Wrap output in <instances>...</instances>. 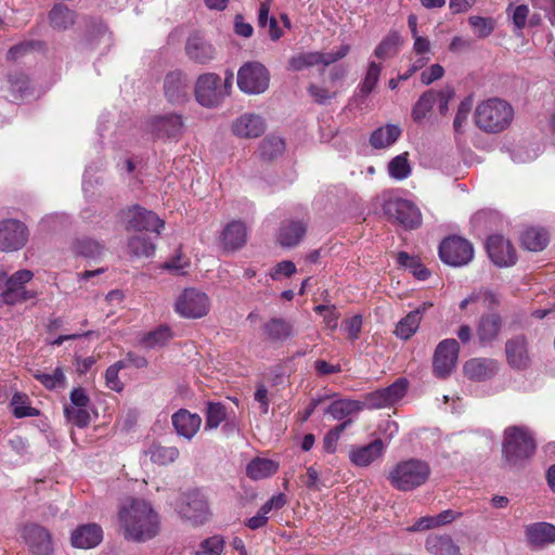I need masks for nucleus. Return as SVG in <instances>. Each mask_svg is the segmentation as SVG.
Masks as SVG:
<instances>
[{
	"mask_svg": "<svg viewBox=\"0 0 555 555\" xmlns=\"http://www.w3.org/2000/svg\"><path fill=\"white\" fill-rule=\"evenodd\" d=\"M264 119L255 113H244L236 117L231 125L232 133L241 139H255L266 131Z\"/></svg>",
	"mask_w": 555,
	"mask_h": 555,
	"instance_id": "20",
	"label": "nucleus"
},
{
	"mask_svg": "<svg viewBox=\"0 0 555 555\" xmlns=\"http://www.w3.org/2000/svg\"><path fill=\"white\" fill-rule=\"evenodd\" d=\"M382 72V65L372 61L369 64L365 77L363 82L360 87V92L364 95H367L370 92L373 91L375 86L377 85V81L379 79V75Z\"/></svg>",
	"mask_w": 555,
	"mask_h": 555,
	"instance_id": "52",
	"label": "nucleus"
},
{
	"mask_svg": "<svg viewBox=\"0 0 555 555\" xmlns=\"http://www.w3.org/2000/svg\"><path fill=\"white\" fill-rule=\"evenodd\" d=\"M264 334L271 340H285L294 333L293 323L280 318H273L264 324Z\"/></svg>",
	"mask_w": 555,
	"mask_h": 555,
	"instance_id": "37",
	"label": "nucleus"
},
{
	"mask_svg": "<svg viewBox=\"0 0 555 555\" xmlns=\"http://www.w3.org/2000/svg\"><path fill=\"white\" fill-rule=\"evenodd\" d=\"M188 77L180 70L167 74L164 81V93L172 104H183L189 99Z\"/></svg>",
	"mask_w": 555,
	"mask_h": 555,
	"instance_id": "22",
	"label": "nucleus"
},
{
	"mask_svg": "<svg viewBox=\"0 0 555 555\" xmlns=\"http://www.w3.org/2000/svg\"><path fill=\"white\" fill-rule=\"evenodd\" d=\"M190 260L181 251H178L171 259L165 262L164 268L176 274H184L190 268Z\"/></svg>",
	"mask_w": 555,
	"mask_h": 555,
	"instance_id": "62",
	"label": "nucleus"
},
{
	"mask_svg": "<svg viewBox=\"0 0 555 555\" xmlns=\"http://www.w3.org/2000/svg\"><path fill=\"white\" fill-rule=\"evenodd\" d=\"M68 223V217L65 214H49L46 215L39 222V225L44 231L57 230Z\"/></svg>",
	"mask_w": 555,
	"mask_h": 555,
	"instance_id": "60",
	"label": "nucleus"
},
{
	"mask_svg": "<svg viewBox=\"0 0 555 555\" xmlns=\"http://www.w3.org/2000/svg\"><path fill=\"white\" fill-rule=\"evenodd\" d=\"M505 352L509 365L515 369H525L530 362L527 341L524 336H516L507 340Z\"/></svg>",
	"mask_w": 555,
	"mask_h": 555,
	"instance_id": "29",
	"label": "nucleus"
},
{
	"mask_svg": "<svg viewBox=\"0 0 555 555\" xmlns=\"http://www.w3.org/2000/svg\"><path fill=\"white\" fill-rule=\"evenodd\" d=\"M397 260L400 266L409 269L418 280L424 281L429 276V271L423 267L417 257H412L402 251L398 254Z\"/></svg>",
	"mask_w": 555,
	"mask_h": 555,
	"instance_id": "47",
	"label": "nucleus"
},
{
	"mask_svg": "<svg viewBox=\"0 0 555 555\" xmlns=\"http://www.w3.org/2000/svg\"><path fill=\"white\" fill-rule=\"evenodd\" d=\"M486 248L489 258L498 267H511L516 263L517 256L515 248L508 240L502 235L488 237Z\"/></svg>",
	"mask_w": 555,
	"mask_h": 555,
	"instance_id": "18",
	"label": "nucleus"
},
{
	"mask_svg": "<svg viewBox=\"0 0 555 555\" xmlns=\"http://www.w3.org/2000/svg\"><path fill=\"white\" fill-rule=\"evenodd\" d=\"M176 509L182 518L194 525H202L209 517L207 500L199 491L183 494L177 503Z\"/></svg>",
	"mask_w": 555,
	"mask_h": 555,
	"instance_id": "11",
	"label": "nucleus"
},
{
	"mask_svg": "<svg viewBox=\"0 0 555 555\" xmlns=\"http://www.w3.org/2000/svg\"><path fill=\"white\" fill-rule=\"evenodd\" d=\"M433 306L431 302H423L415 310L408 313L403 319H401L395 330V334L397 337L401 339L411 338L417 331L423 314Z\"/></svg>",
	"mask_w": 555,
	"mask_h": 555,
	"instance_id": "28",
	"label": "nucleus"
},
{
	"mask_svg": "<svg viewBox=\"0 0 555 555\" xmlns=\"http://www.w3.org/2000/svg\"><path fill=\"white\" fill-rule=\"evenodd\" d=\"M351 424V420L343 422L341 424L335 426L331 429L324 438V449L328 453H333L336 449V442L338 441L340 435L344 430Z\"/></svg>",
	"mask_w": 555,
	"mask_h": 555,
	"instance_id": "63",
	"label": "nucleus"
},
{
	"mask_svg": "<svg viewBox=\"0 0 555 555\" xmlns=\"http://www.w3.org/2000/svg\"><path fill=\"white\" fill-rule=\"evenodd\" d=\"M436 91L428 90L424 92L412 107V118L415 122H422L429 117L434 105L436 104Z\"/></svg>",
	"mask_w": 555,
	"mask_h": 555,
	"instance_id": "40",
	"label": "nucleus"
},
{
	"mask_svg": "<svg viewBox=\"0 0 555 555\" xmlns=\"http://www.w3.org/2000/svg\"><path fill=\"white\" fill-rule=\"evenodd\" d=\"M117 520L125 540L145 542L155 538L160 518L152 503L142 498H127L118 506Z\"/></svg>",
	"mask_w": 555,
	"mask_h": 555,
	"instance_id": "1",
	"label": "nucleus"
},
{
	"mask_svg": "<svg viewBox=\"0 0 555 555\" xmlns=\"http://www.w3.org/2000/svg\"><path fill=\"white\" fill-rule=\"evenodd\" d=\"M507 14L511 16L515 28L521 30L527 24L529 8L526 4H509L507 8Z\"/></svg>",
	"mask_w": 555,
	"mask_h": 555,
	"instance_id": "56",
	"label": "nucleus"
},
{
	"mask_svg": "<svg viewBox=\"0 0 555 555\" xmlns=\"http://www.w3.org/2000/svg\"><path fill=\"white\" fill-rule=\"evenodd\" d=\"M33 278V271L27 269L18 270L11 275L0 272V283H2L0 298L2 302L13 306L36 298L37 293L26 287V284Z\"/></svg>",
	"mask_w": 555,
	"mask_h": 555,
	"instance_id": "5",
	"label": "nucleus"
},
{
	"mask_svg": "<svg viewBox=\"0 0 555 555\" xmlns=\"http://www.w3.org/2000/svg\"><path fill=\"white\" fill-rule=\"evenodd\" d=\"M126 367V361L119 360L107 367L105 372L106 386L114 391H121L124 388L122 383L118 378V373L121 369Z\"/></svg>",
	"mask_w": 555,
	"mask_h": 555,
	"instance_id": "55",
	"label": "nucleus"
},
{
	"mask_svg": "<svg viewBox=\"0 0 555 555\" xmlns=\"http://www.w3.org/2000/svg\"><path fill=\"white\" fill-rule=\"evenodd\" d=\"M12 414L16 418L34 417L39 415V410L31 406L29 397L23 392H14L10 401Z\"/></svg>",
	"mask_w": 555,
	"mask_h": 555,
	"instance_id": "39",
	"label": "nucleus"
},
{
	"mask_svg": "<svg viewBox=\"0 0 555 555\" xmlns=\"http://www.w3.org/2000/svg\"><path fill=\"white\" fill-rule=\"evenodd\" d=\"M384 212L406 229H414L421 224L418 208L408 199L389 198L384 204Z\"/></svg>",
	"mask_w": 555,
	"mask_h": 555,
	"instance_id": "12",
	"label": "nucleus"
},
{
	"mask_svg": "<svg viewBox=\"0 0 555 555\" xmlns=\"http://www.w3.org/2000/svg\"><path fill=\"white\" fill-rule=\"evenodd\" d=\"M247 228L244 222L234 220L228 223L221 233V244L224 250L235 251L247 242Z\"/></svg>",
	"mask_w": 555,
	"mask_h": 555,
	"instance_id": "27",
	"label": "nucleus"
},
{
	"mask_svg": "<svg viewBox=\"0 0 555 555\" xmlns=\"http://www.w3.org/2000/svg\"><path fill=\"white\" fill-rule=\"evenodd\" d=\"M473 107L472 98H465L459 105L454 120L453 128L456 133H462L467 125L469 114Z\"/></svg>",
	"mask_w": 555,
	"mask_h": 555,
	"instance_id": "49",
	"label": "nucleus"
},
{
	"mask_svg": "<svg viewBox=\"0 0 555 555\" xmlns=\"http://www.w3.org/2000/svg\"><path fill=\"white\" fill-rule=\"evenodd\" d=\"M151 131L158 138H177L184 128L180 114L170 113L155 116L150 122Z\"/></svg>",
	"mask_w": 555,
	"mask_h": 555,
	"instance_id": "23",
	"label": "nucleus"
},
{
	"mask_svg": "<svg viewBox=\"0 0 555 555\" xmlns=\"http://www.w3.org/2000/svg\"><path fill=\"white\" fill-rule=\"evenodd\" d=\"M522 246L531 251L544 249L548 243V235L543 229L531 228L521 235Z\"/></svg>",
	"mask_w": 555,
	"mask_h": 555,
	"instance_id": "41",
	"label": "nucleus"
},
{
	"mask_svg": "<svg viewBox=\"0 0 555 555\" xmlns=\"http://www.w3.org/2000/svg\"><path fill=\"white\" fill-rule=\"evenodd\" d=\"M22 537L34 555H52V535L48 529L37 524L25 525Z\"/></svg>",
	"mask_w": 555,
	"mask_h": 555,
	"instance_id": "15",
	"label": "nucleus"
},
{
	"mask_svg": "<svg viewBox=\"0 0 555 555\" xmlns=\"http://www.w3.org/2000/svg\"><path fill=\"white\" fill-rule=\"evenodd\" d=\"M129 253L138 258H150L155 254V244L145 235H134L128 242Z\"/></svg>",
	"mask_w": 555,
	"mask_h": 555,
	"instance_id": "44",
	"label": "nucleus"
},
{
	"mask_svg": "<svg viewBox=\"0 0 555 555\" xmlns=\"http://www.w3.org/2000/svg\"><path fill=\"white\" fill-rule=\"evenodd\" d=\"M172 337L171 331L168 326H159L155 331L150 332L143 339L147 348L162 347L167 344Z\"/></svg>",
	"mask_w": 555,
	"mask_h": 555,
	"instance_id": "50",
	"label": "nucleus"
},
{
	"mask_svg": "<svg viewBox=\"0 0 555 555\" xmlns=\"http://www.w3.org/2000/svg\"><path fill=\"white\" fill-rule=\"evenodd\" d=\"M185 49L190 59L197 63H207L215 56L212 46L197 36L189 38Z\"/></svg>",
	"mask_w": 555,
	"mask_h": 555,
	"instance_id": "35",
	"label": "nucleus"
},
{
	"mask_svg": "<svg viewBox=\"0 0 555 555\" xmlns=\"http://www.w3.org/2000/svg\"><path fill=\"white\" fill-rule=\"evenodd\" d=\"M363 408L364 404L361 401L340 399L332 402L326 409V413L336 421L346 422L348 420L352 421V417Z\"/></svg>",
	"mask_w": 555,
	"mask_h": 555,
	"instance_id": "33",
	"label": "nucleus"
},
{
	"mask_svg": "<svg viewBox=\"0 0 555 555\" xmlns=\"http://www.w3.org/2000/svg\"><path fill=\"white\" fill-rule=\"evenodd\" d=\"M35 378L48 389L62 387L66 380L64 372L61 367H56L52 373L38 372L35 374Z\"/></svg>",
	"mask_w": 555,
	"mask_h": 555,
	"instance_id": "53",
	"label": "nucleus"
},
{
	"mask_svg": "<svg viewBox=\"0 0 555 555\" xmlns=\"http://www.w3.org/2000/svg\"><path fill=\"white\" fill-rule=\"evenodd\" d=\"M225 408L221 403H209L206 412V429H216L225 418Z\"/></svg>",
	"mask_w": 555,
	"mask_h": 555,
	"instance_id": "54",
	"label": "nucleus"
},
{
	"mask_svg": "<svg viewBox=\"0 0 555 555\" xmlns=\"http://www.w3.org/2000/svg\"><path fill=\"white\" fill-rule=\"evenodd\" d=\"M270 83L268 69L258 62H248L237 72V86L246 94L263 93Z\"/></svg>",
	"mask_w": 555,
	"mask_h": 555,
	"instance_id": "7",
	"label": "nucleus"
},
{
	"mask_svg": "<svg viewBox=\"0 0 555 555\" xmlns=\"http://www.w3.org/2000/svg\"><path fill=\"white\" fill-rule=\"evenodd\" d=\"M525 537L531 548H545L555 544V526L545 521L529 524L525 527Z\"/></svg>",
	"mask_w": 555,
	"mask_h": 555,
	"instance_id": "21",
	"label": "nucleus"
},
{
	"mask_svg": "<svg viewBox=\"0 0 555 555\" xmlns=\"http://www.w3.org/2000/svg\"><path fill=\"white\" fill-rule=\"evenodd\" d=\"M463 371L468 379L481 382L494 376L499 371V364L493 359L474 358L465 362Z\"/></svg>",
	"mask_w": 555,
	"mask_h": 555,
	"instance_id": "25",
	"label": "nucleus"
},
{
	"mask_svg": "<svg viewBox=\"0 0 555 555\" xmlns=\"http://www.w3.org/2000/svg\"><path fill=\"white\" fill-rule=\"evenodd\" d=\"M66 420L73 425L83 428L91 420V403L86 390L81 387L70 391L69 402L64 406Z\"/></svg>",
	"mask_w": 555,
	"mask_h": 555,
	"instance_id": "9",
	"label": "nucleus"
},
{
	"mask_svg": "<svg viewBox=\"0 0 555 555\" xmlns=\"http://www.w3.org/2000/svg\"><path fill=\"white\" fill-rule=\"evenodd\" d=\"M27 227L15 219L0 221V250L11 253L23 248L28 241Z\"/></svg>",
	"mask_w": 555,
	"mask_h": 555,
	"instance_id": "13",
	"label": "nucleus"
},
{
	"mask_svg": "<svg viewBox=\"0 0 555 555\" xmlns=\"http://www.w3.org/2000/svg\"><path fill=\"white\" fill-rule=\"evenodd\" d=\"M262 156L267 158H274L281 155L285 150V142L279 135H268L260 145Z\"/></svg>",
	"mask_w": 555,
	"mask_h": 555,
	"instance_id": "48",
	"label": "nucleus"
},
{
	"mask_svg": "<svg viewBox=\"0 0 555 555\" xmlns=\"http://www.w3.org/2000/svg\"><path fill=\"white\" fill-rule=\"evenodd\" d=\"M535 450L533 437L524 427H509L504 433L503 455L511 465L530 457Z\"/></svg>",
	"mask_w": 555,
	"mask_h": 555,
	"instance_id": "6",
	"label": "nucleus"
},
{
	"mask_svg": "<svg viewBox=\"0 0 555 555\" xmlns=\"http://www.w3.org/2000/svg\"><path fill=\"white\" fill-rule=\"evenodd\" d=\"M75 14L65 5H55L49 14V20L53 28L66 29L74 24Z\"/></svg>",
	"mask_w": 555,
	"mask_h": 555,
	"instance_id": "45",
	"label": "nucleus"
},
{
	"mask_svg": "<svg viewBox=\"0 0 555 555\" xmlns=\"http://www.w3.org/2000/svg\"><path fill=\"white\" fill-rule=\"evenodd\" d=\"M232 87V76L222 79L215 73H205L197 77L194 83V98L197 104L205 108L219 107Z\"/></svg>",
	"mask_w": 555,
	"mask_h": 555,
	"instance_id": "3",
	"label": "nucleus"
},
{
	"mask_svg": "<svg viewBox=\"0 0 555 555\" xmlns=\"http://www.w3.org/2000/svg\"><path fill=\"white\" fill-rule=\"evenodd\" d=\"M430 475L428 464L421 460L398 463L389 473L390 483L400 491H412L424 485Z\"/></svg>",
	"mask_w": 555,
	"mask_h": 555,
	"instance_id": "4",
	"label": "nucleus"
},
{
	"mask_svg": "<svg viewBox=\"0 0 555 555\" xmlns=\"http://www.w3.org/2000/svg\"><path fill=\"white\" fill-rule=\"evenodd\" d=\"M306 224L301 221L284 222L278 232V243L283 247H293L297 245L306 234Z\"/></svg>",
	"mask_w": 555,
	"mask_h": 555,
	"instance_id": "32",
	"label": "nucleus"
},
{
	"mask_svg": "<svg viewBox=\"0 0 555 555\" xmlns=\"http://www.w3.org/2000/svg\"><path fill=\"white\" fill-rule=\"evenodd\" d=\"M223 547V539L219 535H214L202 542L201 550L197 552V555H221Z\"/></svg>",
	"mask_w": 555,
	"mask_h": 555,
	"instance_id": "58",
	"label": "nucleus"
},
{
	"mask_svg": "<svg viewBox=\"0 0 555 555\" xmlns=\"http://www.w3.org/2000/svg\"><path fill=\"white\" fill-rule=\"evenodd\" d=\"M473 256L472 244L459 236L448 237L439 246V257L449 266H465L473 259Z\"/></svg>",
	"mask_w": 555,
	"mask_h": 555,
	"instance_id": "10",
	"label": "nucleus"
},
{
	"mask_svg": "<svg viewBox=\"0 0 555 555\" xmlns=\"http://www.w3.org/2000/svg\"><path fill=\"white\" fill-rule=\"evenodd\" d=\"M297 272L296 264L291 260H283L276 263L270 270V278L274 281H281L286 278H291Z\"/></svg>",
	"mask_w": 555,
	"mask_h": 555,
	"instance_id": "57",
	"label": "nucleus"
},
{
	"mask_svg": "<svg viewBox=\"0 0 555 555\" xmlns=\"http://www.w3.org/2000/svg\"><path fill=\"white\" fill-rule=\"evenodd\" d=\"M409 153L397 155L388 163V175L390 178L401 181L410 177L412 168L409 162Z\"/></svg>",
	"mask_w": 555,
	"mask_h": 555,
	"instance_id": "43",
	"label": "nucleus"
},
{
	"mask_svg": "<svg viewBox=\"0 0 555 555\" xmlns=\"http://www.w3.org/2000/svg\"><path fill=\"white\" fill-rule=\"evenodd\" d=\"M386 399L389 404L392 405L403 398L406 391V382L404 379H398L390 386L383 388Z\"/></svg>",
	"mask_w": 555,
	"mask_h": 555,
	"instance_id": "59",
	"label": "nucleus"
},
{
	"mask_svg": "<svg viewBox=\"0 0 555 555\" xmlns=\"http://www.w3.org/2000/svg\"><path fill=\"white\" fill-rule=\"evenodd\" d=\"M468 23L479 38L488 37L493 31V22L490 18L470 16Z\"/></svg>",
	"mask_w": 555,
	"mask_h": 555,
	"instance_id": "61",
	"label": "nucleus"
},
{
	"mask_svg": "<svg viewBox=\"0 0 555 555\" xmlns=\"http://www.w3.org/2000/svg\"><path fill=\"white\" fill-rule=\"evenodd\" d=\"M402 133L399 126L388 124L374 130L370 137V144L374 149H387L398 141Z\"/></svg>",
	"mask_w": 555,
	"mask_h": 555,
	"instance_id": "34",
	"label": "nucleus"
},
{
	"mask_svg": "<svg viewBox=\"0 0 555 555\" xmlns=\"http://www.w3.org/2000/svg\"><path fill=\"white\" fill-rule=\"evenodd\" d=\"M386 450L383 439L378 438L365 446H352L348 452L350 462L357 467H367L382 460Z\"/></svg>",
	"mask_w": 555,
	"mask_h": 555,
	"instance_id": "19",
	"label": "nucleus"
},
{
	"mask_svg": "<svg viewBox=\"0 0 555 555\" xmlns=\"http://www.w3.org/2000/svg\"><path fill=\"white\" fill-rule=\"evenodd\" d=\"M459 344L455 339H444L437 346L434 359V373L439 378H446L451 374L459 357Z\"/></svg>",
	"mask_w": 555,
	"mask_h": 555,
	"instance_id": "14",
	"label": "nucleus"
},
{
	"mask_svg": "<svg viewBox=\"0 0 555 555\" xmlns=\"http://www.w3.org/2000/svg\"><path fill=\"white\" fill-rule=\"evenodd\" d=\"M425 548L431 555H462L459 545L448 534H429Z\"/></svg>",
	"mask_w": 555,
	"mask_h": 555,
	"instance_id": "30",
	"label": "nucleus"
},
{
	"mask_svg": "<svg viewBox=\"0 0 555 555\" xmlns=\"http://www.w3.org/2000/svg\"><path fill=\"white\" fill-rule=\"evenodd\" d=\"M400 38L397 34H391L384 38L382 42L375 49V56L380 60H386L396 55L397 47L399 44Z\"/></svg>",
	"mask_w": 555,
	"mask_h": 555,
	"instance_id": "51",
	"label": "nucleus"
},
{
	"mask_svg": "<svg viewBox=\"0 0 555 555\" xmlns=\"http://www.w3.org/2000/svg\"><path fill=\"white\" fill-rule=\"evenodd\" d=\"M349 52V46L343 44L340 46L337 51L330 52V53H321V52H308L298 54L296 56H293L289 60V67L293 70H302L307 67L317 65V64H324L330 65L344 56L347 55Z\"/></svg>",
	"mask_w": 555,
	"mask_h": 555,
	"instance_id": "17",
	"label": "nucleus"
},
{
	"mask_svg": "<svg viewBox=\"0 0 555 555\" xmlns=\"http://www.w3.org/2000/svg\"><path fill=\"white\" fill-rule=\"evenodd\" d=\"M514 109L504 100L493 98L482 101L476 106L474 119L476 126L488 133H498L512 124Z\"/></svg>",
	"mask_w": 555,
	"mask_h": 555,
	"instance_id": "2",
	"label": "nucleus"
},
{
	"mask_svg": "<svg viewBox=\"0 0 555 555\" xmlns=\"http://www.w3.org/2000/svg\"><path fill=\"white\" fill-rule=\"evenodd\" d=\"M145 453L153 463L158 465L173 463L179 456V450L176 447H165L160 444H152Z\"/></svg>",
	"mask_w": 555,
	"mask_h": 555,
	"instance_id": "42",
	"label": "nucleus"
},
{
	"mask_svg": "<svg viewBox=\"0 0 555 555\" xmlns=\"http://www.w3.org/2000/svg\"><path fill=\"white\" fill-rule=\"evenodd\" d=\"M279 468V464L272 460L256 457L251 460L247 467V476L254 480H260L272 476Z\"/></svg>",
	"mask_w": 555,
	"mask_h": 555,
	"instance_id": "36",
	"label": "nucleus"
},
{
	"mask_svg": "<svg viewBox=\"0 0 555 555\" xmlns=\"http://www.w3.org/2000/svg\"><path fill=\"white\" fill-rule=\"evenodd\" d=\"M172 425L180 437L191 440L199 430L202 418L196 413L181 409L172 417Z\"/></svg>",
	"mask_w": 555,
	"mask_h": 555,
	"instance_id": "26",
	"label": "nucleus"
},
{
	"mask_svg": "<svg viewBox=\"0 0 555 555\" xmlns=\"http://www.w3.org/2000/svg\"><path fill=\"white\" fill-rule=\"evenodd\" d=\"M126 223L128 230L152 231L159 234L164 229V221L154 212L139 206H133L126 211Z\"/></svg>",
	"mask_w": 555,
	"mask_h": 555,
	"instance_id": "16",
	"label": "nucleus"
},
{
	"mask_svg": "<svg viewBox=\"0 0 555 555\" xmlns=\"http://www.w3.org/2000/svg\"><path fill=\"white\" fill-rule=\"evenodd\" d=\"M285 504L286 498L283 493L273 495L259 508L258 513L255 516L247 519L246 526L251 530L262 528L269 519L268 515L272 511L281 509Z\"/></svg>",
	"mask_w": 555,
	"mask_h": 555,
	"instance_id": "31",
	"label": "nucleus"
},
{
	"mask_svg": "<svg viewBox=\"0 0 555 555\" xmlns=\"http://www.w3.org/2000/svg\"><path fill=\"white\" fill-rule=\"evenodd\" d=\"M210 309L208 296L196 288H185L176 299V312L185 319H199L205 317Z\"/></svg>",
	"mask_w": 555,
	"mask_h": 555,
	"instance_id": "8",
	"label": "nucleus"
},
{
	"mask_svg": "<svg viewBox=\"0 0 555 555\" xmlns=\"http://www.w3.org/2000/svg\"><path fill=\"white\" fill-rule=\"evenodd\" d=\"M103 540V530L96 524H87L77 527L70 535V543L76 548H92Z\"/></svg>",
	"mask_w": 555,
	"mask_h": 555,
	"instance_id": "24",
	"label": "nucleus"
},
{
	"mask_svg": "<svg viewBox=\"0 0 555 555\" xmlns=\"http://www.w3.org/2000/svg\"><path fill=\"white\" fill-rule=\"evenodd\" d=\"M72 248L76 255L87 257V258L98 257L103 251L102 244H100L99 242L93 241L91 238H87V237L76 240L73 243Z\"/></svg>",
	"mask_w": 555,
	"mask_h": 555,
	"instance_id": "46",
	"label": "nucleus"
},
{
	"mask_svg": "<svg viewBox=\"0 0 555 555\" xmlns=\"http://www.w3.org/2000/svg\"><path fill=\"white\" fill-rule=\"evenodd\" d=\"M501 330V319L496 314H489L483 317L478 325L477 334L479 340L482 344H488L493 341Z\"/></svg>",
	"mask_w": 555,
	"mask_h": 555,
	"instance_id": "38",
	"label": "nucleus"
},
{
	"mask_svg": "<svg viewBox=\"0 0 555 555\" xmlns=\"http://www.w3.org/2000/svg\"><path fill=\"white\" fill-rule=\"evenodd\" d=\"M315 311L323 315L325 326L330 330H335L338 326L339 313L335 307H326L319 305L315 307Z\"/></svg>",
	"mask_w": 555,
	"mask_h": 555,
	"instance_id": "64",
	"label": "nucleus"
}]
</instances>
